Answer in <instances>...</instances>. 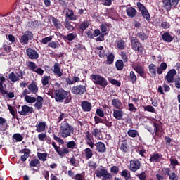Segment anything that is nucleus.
I'll use <instances>...</instances> for the list:
<instances>
[{"instance_id": "f257e3e1", "label": "nucleus", "mask_w": 180, "mask_h": 180, "mask_svg": "<svg viewBox=\"0 0 180 180\" xmlns=\"http://www.w3.org/2000/svg\"><path fill=\"white\" fill-rule=\"evenodd\" d=\"M54 99L56 102H64L65 103H70L71 102V94L64 89H59L54 91Z\"/></svg>"}, {"instance_id": "f03ea898", "label": "nucleus", "mask_w": 180, "mask_h": 180, "mask_svg": "<svg viewBox=\"0 0 180 180\" xmlns=\"http://www.w3.org/2000/svg\"><path fill=\"white\" fill-rule=\"evenodd\" d=\"M74 133V127H72L66 120L62 122L60 126V131L58 132V136L63 139H67V137H70V136Z\"/></svg>"}, {"instance_id": "7ed1b4c3", "label": "nucleus", "mask_w": 180, "mask_h": 180, "mask_svg": "<svg viewBox=\"0 0 180 180\" xmlns=\"http://www.w3.org/2000/svg\"><path fill=\"white\" fill-rule=\"evenodd\" d=\"M90 79L94 82V84L99 85L102 88L108 86V80L101 75H91Z\"/></svg>"}, {"instance_id": "20e7f679", "label": "nucleus", "mask_w": 180, "mask_h": 180, "mask_svg": "<svg viewBox=\"0 0 180 180\" xmlns=\"http://www.w3.org/2000/svg\"><path fill=\"white\" fill-rule=\"evenodd\" d=\"M96 178H102V180H108L112 178V174L103 166H101L96 170Z\"/></svg>"}, {"instance_id": "39448f33", "label": "nucleus", "mask_w": 180, "mask_h": 180, "mask_svg": "<svg viewBox=\"0 0 180 180\" xmlns=\"http://www.w3.org/2000/svg\"><path fill=\"white\" fill-rule=\"evenodd\" d=\"M130 41L131 47L134 51H137L139 54H141L144 51V46L136 37H131Z\"/></svg>"}, {"instance_id": "423d86ee", "label": "nucleus", "mask_w": 180, "mask_h": 180, "mask_svg": "<svg viewBox=\"0 0 180 180\" xmlns=\"http://www.w3.org/2000/svg\"><path fill=\"white\" fill-rule=\"evenodd\" d=\"M136 5L143 18H144V19H146L148 22L151 20V16H150V13H148V11L147 8H146V6H144V5L140 2H138Z\"/></svg>"}, {"instance_id": "0eeeda50", "label": "nucleus", "mask_w": 180, "mask_h": 180, "mask_svg": "<svg viewBox=\"0 0 180 180\" xmlns=\"http://www.w3.org/2000/svg\"><path fill=\"white\" fill-rule=\"evenodd\" d=\"M175 75H176V70L172 69L169 70L165 77V80L167 84H174L175 81Z\"/></svg>"}, {"instance_id": "6e6552de", "label": "nucleus", "mask_w": 180, "mask_h": 180, "mask_svg": "<svg viewBox=\"0 0 180 180\" xmlns=\"http://www.w3.org/2000/svg\"><path fill=\"white\" fill-rule=\"evenodd\" d=\"M72 94L74 95H84L86 92V86L84 85H77L72 87Z\"/></svg>"}, {"instance_id": "1a4fd4ad", "label": "nucleus", "mask_w": 180, "mask_h": 180, "mask_svg": "<svg viewBox=\"0 0 180 180\" xmlns=\"http://www.w3.org/2000/svg\"><path fill=\"white\" fill-rule=\"evenodd\" d=\"M52 146L54 148L56 153H58V155L60 157H64L65 154H68L70 153V150H68V148H63V149H61L60 146H57V144H56V142L52 143Z\"/></svg>"}, {"instance_id": "9d476101", "label": "nucleus", "mask_w": 180, "mask_h": 180, "mask_svg": "<svg viewBox=\"0 0 180 180\" xmlns=\"http://www.w3.org/2000/svg\"><path fill=\"white\" fill-rule=\"evenodd\" d=\"M141 167V162L138 160H131L129 163V170L131 172H136Z\"/></svg>"}, {"instance_id": "9b49d317", "label": "nucleus", "mask_w": 180, "mask_h": 180, "mask_svg": "<svg viewBox=\"0 0 180 180\" xmlns=\"http://www.w3.org/2000/svg\"><path fill=\"white\" fill-rule=\"evenodd\" d=\"M33 39V34L30 31H26L25 34L21 37L20 41L21 44H27L29 39Z\"/></svg>"}, {"instance_id": "f8f14e48", "label": "nucleus", "mask_w": 180, "mask_h": 180, "mask_svg": "<svg viewBox=\"0 0 180 180\" xmlns=\"http://www.w3.org/2000/svg\"><path fill=\"white\" fill-rule=\"evenodd\" d=\"M133 69L140 75V77H142V78H147V74H146V72L144 71V68L141 65H134Z\"/></svg>"}, {"instance_id": "ddd939ff", "label": "nucleus", "mask_w": 180, "mask_h": 180, "mask_svg": "<svg viewBox=\"0 0 180 180\" xmlns=\"http://www.w3.org/2000/svg\"><path fill=\"white\" fill-rule=\"evenodd\" d=\"M18 113L21 116H26L27 113H33V108L32 107L24 105L22 106L21 110H18Z\"/></svg>"}, {"instance_id": "4468645a", "label": "nucleus", "mask_w": 180, "mask_h": 180, "mask_svg": "<svg viewBox=\"0 0 180 180\" xmlns=\"http://www.w3.org/2000/svg\"><path fill=\"white\" fill-rule=\"evenodd\" d=\"M27 55L28 56L29 58L31 60H37L39 58V53L34 49H32V48H28L26 49Z\"/></svg>"}, {"instance_id": "2eb2a0df", "label": "nucleus", "mask_w": 180, "mask_h": 180, "mask_svg": "<svg viewBox=\"0 0 180 180\" xmlns=\"http://www.w3.org/2000/svg\"><path fill=\"white\" fill-rule=\"evenodd\" d=\"M149 161L150 162H160L162 161V155L157 153H153L150 155Z\"/></svg>"}, {"instance_id": "dca6fc26", "label": "nucleus", "mask_w": 180, "mask_h": 180, "mask_svg": "<svg viewBox=\"0 0 180 180\" xmlns=\"http://www.w3.org/2000/svg\"><path fill=\"white\" fill-rule=\"evenodd\" d=\"M81 106L84 112H91L92 110V103H89V101H82Z\"/></svg>"}, {"instance_id": "f3484780", "label": "nucleus", "mask_w": 180, "mask_h": 180, "mask_svg": "<svg viewBox=\"0 0 180 180\" xmlns=\"http://www.w3.org/2000/svg\"><path fill=\"white\" fill-rule=\"evenodd\" d=\"M53 74L57 77H63V70H61V65L58 63H55L53 66Z\"/></svg>"}, {"instance_id": "a211bd4d", "label": "nucleus", "mask_w": 180, "mask_h": 180, "mask_svg": "<svg viewBox=\"0 0 180 180\" xmlns=\"http://www.w3.org/2000/svg\"><path fill=\"white\" fill-rule=\"evenodd\" d=\"M94 146L98 153H106V146L103 142H97Z\"/></svg>"}, {"instance_id": "6ab92c4d", "label": "nucleus", "mask_w": 180, "mask_h": 180, "mask_svg": "<svg viewBox=\"0 0 180 180\" xmlns=\"http://www.w3.org/2000/svg\"><path fill=\"white\" fill-rule=\"evenodd\" d=\"M94 139V136L92 134L87 132L85 136V140L86 141V144L93 150L94 148V141L92 140Z\"/></svg>"}, {"instance_id": "aec40b11", "label": "nucleus", "mask_w": 180, "mask_h": 180, "mask_svg": "<svg viewBox=\"0 0 180 180\" xmlns=\"http://www.w3.org/2000/svg\"><path fill=\"white\" fill-rule=\"evenodd\" d=\"M9 129V125L6 122V119L0 117V131H6Z\"/></svg>"}, {"instance_id": "412c9836", "label": "nucleus", "mask_w": 180, "mask_h": 180, "mask_svg": "<svg viewBox=\"0 0 180 180\" xmlns=\"http://www.w3.org/2000/svg\"><path fill=\"white\" fill-rule=\"evenodd\" d=\"M30 152H31L30 149H27V148H24L20 150V153L22 154H24L20 157V160L21 161H22V162H25V161H26V160H27V158L30 157Z\"/></svg>"}, {"instance_id": "4be33fe9", "label": "nucleus", "mask_w": 180, "mask_h": 180, "mask_svg": "<svg viewBox=\"0 0 180 180\" xmlns=\"http://www.w3.org/2000/svg\"><path fill=\"white\" fill-rule=\"evenodd\" d=\"M91 134L94 136L96 140H102V139H103V136H102V131L98 128L94 129Z\"/></svg>"}, {"instance_id": "5701e85b", "label": "nucleus", "mask_w": 180, "mask_h": 180, "mask_svg": "<svg viewBox=\"0 0 180 180\" xmlns=\"http://www.w3.org/2000/svg\"><path fill=\"white\" fill-rule=\"evenodd\" d=\"M123 115H124V112L122 110H113V117L117 120H122L123 118Z\"/></svg>"}, {"instance_id": "b1692460", "label": "nucleus", "mask_w": 180, "mask_h": 180, "mask_svg": "<svg viewBox=\"0 0 180 180\" xmlns=\"http://www.w3.org/2000/svg\"><path fill=\"white\" fill-rule=\"evenodd\" d=\"M148 70L150 74V77L155 78V77H157V66L153 63H151L148 66Z\"/></svg>"}, {"instance_id": "393cba45", "label": "nucleus", "mask_w": 180, "mask_h": 180, "mask_svg": "<svg viewBox=\"0 0 180 180\" xmlns=\"http://www.w3.org/2000/svg\"><path fill=\"white\" fill-rule=\"evenodd\" d=\"M162 39L164 41H166L167 43H171L172 40H174V37L172 36L169 32H165L161 34Z\"/></svg>"}, {"instance_id": "a878e982", "label": "nucleus", "mask_w": 180, "mask_h": 180, "mask_svg": "<svg viewBox=\"0 0 180 180\" xmlns=\"http://www.w3.org/2000/svg\"><path fill=\"white\" fill-rule=\"evenodd\" d=\"M75 22H70L69 20H65L64 26H65V29H67L70 32H74V30H75V27H74L73 25H75Z\"/></svg>"}, {"instance_id": "bb28decb", "label": "nucleus", "mask_w": 180, "mask_h": 180, "mask_svg": "<svg viewBox=\"0 0 180 180\" xmlns=\"http://www.w3.org/2000/svg\"><path fill=\"white\" fill-rule=\"evenodd\" d=\"M126 12L129 18H134L137 15V11L133 7L127 8Z\"/></svg>"}, {"instance_id": "cd10ccee", "label": "nucleus", "mask_w": 180, "mask_h": 180, "mask_svg": "<svg viewBox=\"0 0 180 180\" xmlns=\"http://www.w3.org/2000/svg\"><path fill=\"white\" fill-rule=\"evenodd\" d=\"M27 87L30 92H32V94H37V92L39 91V87H37V85L34 82L30 84Z\"/></svg>"}, {"instance_id": "c85d7f7f", "label": "nucleus", "mask_w": 180, "mask_h": 180, "mask_svg": "<svg viewBox=\"0 0 180 180\" xmlns=\"http://www.w3.org/2000/svg\"><path fill=\"white\" fill-rule=\"evenodd\" d=\"M77 37V33L75 32H72L68 34L66 36H63V40H65V41H72V40H75Z\"/></svg>"}, {"instance_id": "c756f323", "label": "nucleus", "mask_w": 180, "mask_h": 180, "mask_svg": "<svg viewBox=\"0 0 180 180\" xmlns=\"http://www.w3.org/2000/svg\"><path fill=\"white\" fill-rule=\"evenodd\" d=\"M120 150L122 153H127L129 151V144L127 140H123L121 142Z\"/></svg>"}, {"instance_id": "7c9ffc66", "label": "nucleus", "mask_w": 180, "mask_h": 180, "mask_svg": "<svg viewBox=\"0 0 180 180\" xmlns=\"http://www.w3.org/2000/svg\"><path fill=\"white\" fill-rule=\"evenodd\" d=\"M36 131H37V133H41L42 131H44V130H46V122H41L36 125Z\"/></svg>"}, {"instance_id": "2f4dec72", "label": "nucleus", "mask_w": 180, "mask_h": 180, "mask_svg": "<svg viewBox=\"0 0 180 180\" xmlns=\"http://www.w3.org/2000/svg\"><path fill=\"white\" fill-rule=\"evenodd\" d=\"M168 65L165 62H163L160 64L159 67L157 68V72L159 75H161L162 74L163 71H165L167 70V68Z\"/></svg>"}, {"instance_id": "473e14b6", "label": "nucleus", "mask_w": 180, "mask_h": 180, "mask_svg": "<svg viewBox=\"0 0 180 180\" xmlns=\"http://www.w3.org/2000/svg\"><path fill=\"white\" fill-rule=\"evenodd\" d=\"M112 105L116 109H122V101L119 98H114L112 100Z\"/></svg>"}, {"instance_id": "72a5a7b5", "label": "nucleus", "mask_w": 180, "mask_h": 180, "mask_svg": "<svg viewBox=\"0 0 180 180\" xmlns=\"http://www.w3.org/2000/svg\"><path fill=\"white\" fill-rule=\"evenodd\" d=\"M28 27H31V29H38L41 25L40 22H39L38 20H34L28 22Z\"/></svg>"}, {"instance_id": "f704fd0d", "label": "nucleus", "mask_w": 180, "mask_h": 180, "mask_svg": "<svg viewBox=\"0 0 180 180\" xmlns=\"http://www.w3.org/2000/svg\"><path fill=\"white\" fill-rule=\"evenodd\" d=\"M69 12L66 13V16L68 18L69 20H72L73 22L77 20V15L74 14V11L72 10H68Z\"/></svg>"}, {"instance_id": "c9c22d12", "label": "nucleus", "mask_w": 180, "mask_h": 180, "mask_svg": "<svg viewBox=\"0 0 180 180\" xmlns=\"http://www.w3.org/2000/svg\"><path fill=\"white\" fill-rule=\"evenodd\" d=\"M85 154L86 160H91V158L94 156V153L89 148H86L84 150Z\"/></svg>"}, {"instance_id": "e433bc0d", "label": "nucleus", "mask_w": 180, "mask_h": 180, "mask_svg": "<svg viewBox=\"0 0 180 180\" xmlns=\"http://www.w3.org/2000/svg\"><path fill=\"white\" fill-rule=\"evenodd\" d=\"M13 140L14 143H18L23 141V136L19 133H15L13 135Z\"/></svg>"}, {"instance_id": "4c0bfd02", "label": "nucleus", "mask_w": 180, "mask_h": 180, "mask_svg": "<svg viewBox=\"0 0 180 180\" xmlns=\"http://www.w3.org/2000/svg\"><path fill=\"white\" fill-rule=\"evenodd\" d=\"M51 19L52 20V22L56 29H61V27H63V25L61 24V22H60V20H58V19L54 17H51Z\"/></svg>"}, {"instance_id": "58836bf2", "label": "nucleus", "mask_w": 180, "mask_h": 180, "mask_svg": "<svg viewBox=\"0 0 180 180\" xmlns=\"http://www.w3.org/2000/svg\"><path fill=\"white\" fill-rule=\"evenodd\" d=\"M163 8L166 9L167 11H171L172 4H171V0H163Z\"/></svg>"}, {"instance_id": "ea45409f", "label": "nucleus", "mask_w": 180, "mask_h": 180, "mask_svg": "<svg viewBox=\"0 0 180 180\" xmlns=\"http://www.w3.org/2000/svg\"><path fill=\"white\" fill-rule=\"evenodd\" d=\"M117 47L119 50H124V47H126V42L123 39H119L117 41Z\"/></svg>"}, {"instance_id": "a19ab883", "label": "nucleus", "mask_w": 180, "mask_h": 180, "mask_svg": "<svg viewBox=\"0 0 180 180\" xmlns=\"http://www.w3.org/2000/svg\"><path fill=\"white\" fill-rule=\"evenodd\" d=\"M8 79L11 82H17V81H19V77L16 76V74L15 72H12L8 75Z\"/></svg>"}, {"instance_id": "79ce46f5", "label": "nucleus", "mask_w": 180, "mask_h": 180, "mask_svg": "<svg viewBox=\"0 0 180 180\" xmlns=\"http://www.w3.org/2000/svg\"><path fill=\"white\" fill-rule=\"evenodd\" d=\"M127 134L129 137H132L133 139H134L137 137V136H139V132L137 131V130L129 129L127 131Z\"/></svg>"}, {"instance_id": "37998d69", "label": "nucleus", "mask_w": 180, "mask_h": 180, "mask_svg": "<svg viewBox=\"0 0 180 180\" xmlns=\"http://www.w3.org/2000/svg\"><path fill=\"white\" fill-rule=\"evenodd\" d=\"M89 27V22L88 20H84L79 25V29L80 30H86V29H88Z\"/></svg>"}, {"instance_id": "c03bdc74", "label": "nucleus", "mask_w": 180, "mask_h": 180, "mask_svg": "<svg viewBox=\"0 0 180 180\" xmlns=\"http://www.w3.org/2000/svg\"><path fill=\"white\" fill-rule=\"evenodd\" d=\"M115 67L118 71H122L123 69V67H124V64L123 63V60H117L115 63Z\"/></svg>"}, {"instance_id": "a18cd8bd", "label": "nucleus", "mask_w": 180, "mask_h": 180, "mask_svg": "<svg viewBox=\"0 0 180 180\" xmlns=\"http://www.w3.org/2000/svg\"><path fill=\"white\" fill-rule=\"evenodd\" d=\"M27 67L29 70H31V71H33L34 72L36 71V70H37V65H36L34 62L29 61Z\"/></svg>"}, {"instance_id": "49530a36", "label": "nucleus", "mask_w": 180, "mask_h": 180, "mask_svg": "<svg viewBox=\"0 0 180 180\" xmlns=\"http://www.w3.org/2000/svg\"><path fill=\"white\" fill-rule=\"evenodd\" d=\"M6 87V84H4V82H0V94H1V95H6V94H8V91L5 90V88Z\"/></svg>"}, {"instance_id": "de8ad7c7", "label": "nucleus", "mask_w": 180, "mask_h": 180, "mask_svg": "<svg viewBox=\"0 0 180 180\" xmlns=\"http://www.w3.org/2000/svg\"><path fill=\"white\" fill-rule=\"evenodd\" d=\"M113 61H115V55H113V53H110L107 56L106 64H108V65L113 64Z\"/></svg>"}, {"instance_id": "09e8293b", "label": "nucleus", "mask_w": 180, "mask_h": 180, "mask_svg": "<svg viewBox=\"0 0 180 180\" xmlns=\"http://www.w3.org/2000/svg\"><path fill=\"white\" fill-rule=\"evenodd\" d=\"M129 78L132 84H136V82H137V76L136 75V73H134L133 71L130 72Z\"/></svg>"}, {"instance_id": "8fccbe9b", "label": "nucleus", "mask_w": 180, "mask_h": 180, "mask_svg": "<svg viewBox=\"0 0 180 180\" xmlns=\"http://www.w3.org/2000/svg\"><path fill=\"white\" fill-rule=\"evenodd\" d=\"M25 99L27 103H34V102L37 101L36 98L32 97L30 96H25Z\"/></svg>"}, {"instance_id": "3c124183", "label": "nucleus", "mask_w": 180, "mask_h": 180, "mask_svg": "<svg viewBox=\"0 0 180 180\" xmlns=\"http://www.w3.org/2000/svg\"><path fill=\"white\" fill-rule=\"evenodd\" d=\"M136 36L139 37V39H141V40L143 41L147 40V39H148V35H146L144 32L137 33Z\"/></svg>"}, {"instance_id": "603ef678", "label": "nucleus", "mask_w": 180, "mask_h": 180, "mask_svg": "<svg viewBox=\"0 0 180 180\" xmlns=\"http://www.w3.org/2000/svg\"><path fill=\"white\" fill-rule=\"evenodd\" d=\"M145 112H151V113H155V108L151 105L143 106Z\"/></svg>"}, {"instance_id": "864d4df0", "label": "nucleus", "mask_w": 180, "mask_h": 180, "mask_svg": "<svg viewBox=\"0 0 180 180\" xmlns=\"http://www.w3.org/2000/svg\"><path fill=\"white\" fill-rule=\"evenodd\" d=\"M87 165L91 169H95V168L98 167V165H96V162L94 160H89L87 163Z\"/></svg>"}, {"instance_id": "5fc2aeb1", "label": "nucleus", "mask_w": 180, "mask_h": 180, "mask_svg": "<svg viewBox=\"0 0 180 180\" xmlns=\"http://www.w3.org/2000/svg\"><path fill=\"white\" fill-rule=\"evenodd\" d=\"M108 81L109 82H110V84H112V85H115L116 86H120V85H122V83H120V82L116 79H112V77H109Z\"/></svg>"}, {"instance_id": "6e6d98bb", "label": "nucleus", "mask_w": 180, "mask_h": 180, "mask_svg": "<svg viewBox=\"0 0 180 180\" xmlns=\"http://www.w3.org/2000/svg\"><path fill=\"white\" fill-rule=\"evenodd\" d=\"M96 113L99 117H105V111H103V109L102 108H97L96 110Z\"/></svg>"}, {"instance_id": "4d7b16f0", "label": "nucleus", "mask_w": 180, "mask_h": 180, "mask_svg": "<svg viewBox=\"0 0 180 180\" xmlns=\"http://www.w3.org/2000/svg\"><path fill=\"white\" fill-rule=\"evenodd\" d=\"M40 164V160L39 159L32 160L30 162V167H37Z\"/></svg>"}, {"instance_id": "13d9d810", "label": "nucleus", "mask_w": 180, "mask_h": 180, "mask_svg": "<svg viewBox=\"0 0 180 180\" xmlns=\"http://www.w3.org/2000/svg\"><path fill=\"white\" fill-rule=\"evenodd\" d=\"M136 176L140 180L147 179V174H146V172H143L140 174H136Z\"/></svg>"}, {"instance_id": "bf43d9fd", "label": "nucleus", "mask_w": 180, "mask_h": 180, "mask_svg": "<svg viewBox=\"0 0 180 180\" xmlns=\"http://www.w3.org/2000/svg\"><path fill=\"white\" fill-rule=\"evenodd\" d=\"M67 147L68 148H72V149L77 148V143H75V141H70L68 142Z\"/></svg>"}, {"instance_id": "052dcab7", "label": "nucleus", "mask_w": 180, "mask_h": 180, "mask_svg": "<svg viewBox=\"0 0 180 180\" xmlns=\"http://www.w3.org/2000/svg\"><path fill=\"white\" fill-rule=\"evenodd\" d=\"M121 176H123L124 178H130V172L129 170L127 169H124L122 172H121Z\"/></svg>"}, {"instance_id": "680f3d73", "label": "nucleus", "mask_w": 180, "mask_h": 180, "mask_svg": "<svg viewBox=\"0 0 180 180\" xmlns=\"http://www.w3.org/2000/svg\"><path fill=\"white\" fill-rule=\"evenodd\" d=\"M113 1L115 0H101L100 2H101L102 5H105V6H110Z\"/></svg>"}, {"instance_id": "e2e57ef3", "label": "nucleus", "mask_w": 180, "mask_h": 180, "mask_svg": "<svg viewBox=\"0 0 180 180\" xmlns=\"http://www.w3.org/2000/svg\"><path fill=\"white\" fill-rule=\"evenodd\" d=\"M70 164L73 167H78V165H79V162L75 158H70Z\"/></svg>"}, {"instance_id": "0e129e2a", "label": "nucleus", "mask_w": 180, "mask_h": 180, "mask_svg": "<svg viewBox=\"0 0 180 180\" xmlns=\"http://www.w3.org/2000/svg\"><path fill=\"white\" fill-rule=\"evenodd\" d=\"M169 179L170 180H178V174L175 172H172L169 175Z\"/></svg>"}, {"instance_id": "69168bd1", "label": "nucleus", "mask_w": 180, "mask_h": 180, "mask_svg": "<svg viewBox=\"0 0 180 180\" xmlns=\"http://www.w3.org/2000/svg\"><path fill=\"white\" fill-rule=\"evenodd\" d=\"M37 157L41 161H46V153H37Z\"/></svg>"}, {"instance_id": "338daca9", "label": "nucleus", "mask_w": 180, "mask_h": 180, "mask_svg": "<svg viewBox=\"0 0 180 180\" xmlns=\"http://www.w3.org/2000/svg\"><path fill=\"white\" fill-rule=\"evenodd\" d=\"M3 49L4 50V51H6V53H11V51H12V46H8L7 44H3Z\"/></svg>"}, {"instance_id": "774afa93", "label": "nucleus", "mask_w": 180, "mask_h": 180, "mask_svg": "<svg viewBox=\"0 0 180 180\" xmlns=\"http://www.w3.org/2000/svg\"><path fill=\"white\" fill-rule=\"evenodd\" d=\"M73 179H75V180H84V176H82V174H77L73 177Z\"/></svg>"}]
</instances>
